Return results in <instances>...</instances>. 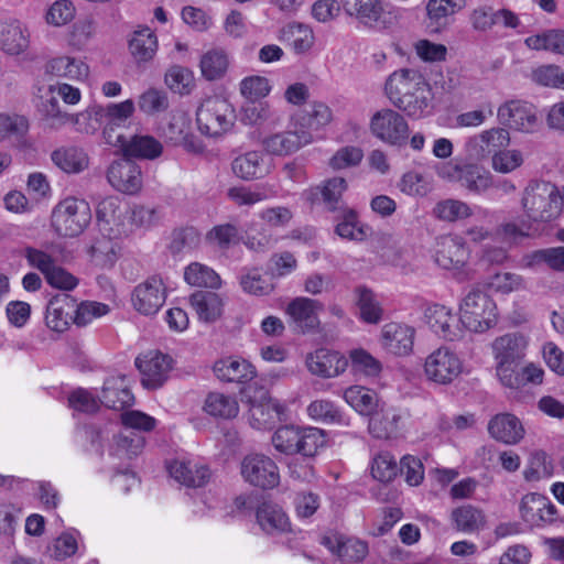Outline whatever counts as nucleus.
I'll use <instances>...</instances> for the list:
<instances>
[{"label": "nucleus", "mask_w": 564, "mask_h": 564, "mask_svg": "<svg viewBox=\"0 0 564 564\" xmlns=\"http://www.w3.org/2000/svg\"><path fill=\"white\" fill-rule=\"evenodd\" d=\"M370 131L388 144L401 145L409 137V124L401 113L387 108L371 117Z\"/></svg>", "instance_id": "nucleus-9"}, {"label": "nucleus", "mask_w": 564, "mask_h": 564, "mask_svg": "<svg viewBox=\"0 0 564 564\" xmlns=\"http://www.w3.org/2000/svg\"><path fill=\"white\" fill-rule=\"evenodd\" d=\"M241 475L247 482L262 489H272L280 481L276 464L263 454L247 455L241 462Z\"/></svg>", "instance_id": "nucleus-14"}, {"label": "nucleus", "mask_w": 564, "mask_h": 564, "mask_svg": "<svg viewBox=\"0 0 564 564\" xmlns=\"http://www.w3.org/2000/svg\"><path fill=\"white\" fill-rule=\"evenodd\" d=\"M305 362L312 375L323 378H332L343 373L348 365L344 356L326 348H319L308 354Z\"/></svg>", "instance_id": "nucleus-21"}, {"label": "nucleus", "mask_w": 564, "mask_h": 564, "mask_svg": "<svg viewBox=\"0 0 564 564\" xmlns=\"http://www.w3.org/2000/svg\"><path fill=\"white\" fill-rule=\"evenodd\" d=\"M163 147L154 137L148 134H131L122 150L127 159L154 160L162 154Z\"/></svg>", "instance_id": "nucleus-33"}, {"label": "nucleus", "mask_w": 564, "mask_h": 564, "mask_svg": "<svg viewBox=\"0 0 564 564\" xmlns=\"http://www.w3.org/2000/svg\"><path fill=\"white\" fill-rule=\"evenodd\" d=\"M384 91L390 102L410 118L421 119L433 110L432 87L416 69L393 72L386 80Z\"/></svg>", "instance_id": "nucleus-1"}, {"label": "nucleus", "mask_w": 564, "mask_h": 564, "mask_svg": "<svg viewBox=\"0 0 564 564\" xmlns=\"http://www.w3.org/2000/svg\"><path fill=\"white\" fill-rule=\"evenodd\" d=\"M100 403L112 410H123L134 403V397L128 388L124 376L110 377L105 380Z\"/></svg>", "instance_id": "nucleus-25"}, {"label": "nucleus", "mask_w": 564, "mask_h": 564, "mask_svg": "<svg viewBox=\"0 0 564 564\" xmlns=\"http://www.w3.org/2000/svg\"><path fill=\"white\" fill-rule=\"evenodd\" d=\"M29 131V121L17 113H0V142L22 139Z\"/></svg>", "instance_id": "nucleus-55"}, {"label": "nucleus", "mask_w": 564, "mask_h": 564, "mask_svg": "<svg viewBox=\"0 0 564 564\" xmlns=\"http://www.w3.org/2000/svg\"><path fill=\"white\" fill-rule=\"evenodd\" d=\"M441 175L449 178H458L462 185L474 192H481L488 188L489 178L486 175H481L477 167L468 165L465 167L459 166H447L444 167Z\"/></svg>", "instance_id": "nucleus-46"}, {"label": "nucleus", "mask_w": 564, "mask_h": 564, "mask_svg": "<svg viewBox=\"0 0 564 564\" xmlns=\"http://www.w3.org/2000/svg\"><path fill=\"white\" fill-rule=\"evenodd\" d=\"M129 50L138 63L153 58L158 50V39L149 26H139L129 41Z\"/></svg>", "instance_id": "nucleus-35"}, {"label": "nucleus", "mask_w": 564, "mask_h": 564, "mask_svg": "<svg viewBox=\"0 0 564 564\" xmlns=\"http://www.w3.org/2000/svg\"><path fill=\"white\" fill-rule=\"evenodd\" d=\"M29 46V33L19 21L0 22V47L17 55Z\"/></svg>", "instance_id": "nucleus-34"}, {"label": "nucleus", "mask_w": 564, "mask_h": 564, "mask_svg": "<svg viewBox=\"0 0 564 564\" xmlns=\"http://www.w3.org/2000/svg\"><path fill=\"white\" fill-rule=\"evenodd\" d=\"M257 521L268 534L286 532L290 529L289 518L281 507L263 502L257 510Z\"/></svg>", "instance_id": "nucleus-37"}, {"label": "nucleus", "mask_w": 564, "mask_h": 564, "mask_svg": "<svg viewBox=\"0 0 564 564\" xmlns=\"http://www.w3.org/2000/svg\"><path fill=\"white\" fill-rule=\"evenodd\" d=\"M204 411L214 417L232 419L239 412L237 400L220 392H210L204 402Z\"/></svg>", "instance_id": "nucleus-45"}, {"label": "nucleus", "mask_w": 564, "mask_h": 564, "mask_svg": "<svg viewBox=\"0 0 564 564\" xmlns=\"http://www.w3.org/2000/svg\"><path fill=\"white\" fill-rule=\"evenodd\" d=\"M398 474V465L389 453H379L371 463V475L381 482L391 481Z\"/></svg>", "instance_id": "nucleus-61"}, {"label": "nucleus", "mask_w": 564, "mask_h": 564, "mask_svg": "<svg viewBox=\"0 0 564 564\" xmlns=\"http://www.w3.org/2000/svg\"><path fill=\"white\" fill-rule=\"evenodd\" d=\"M91 220L89 204L84 199L67 197L59 202L51 215L54 231L62 237L80 235Z\"/></svg>", "instance_id": "nucleus-5"}, {"label": "nucleus", "mask_w": 564, "mask_h": 564, "mask_svg": "<svg viewBox=\"0 0 564 564\" xmlns=\"http://www.w3.org/2000/svg\"><path fill=\"white\" fill-rule=\"evenodd\" d=\"M345 401L359 414L370 416L379 408L378 394L361 386H351L344 391Z\"/></svg>", "instance_id": "nucleus-39"}, {"label": "nucleus", "mask_w": 564, "mask_h": 564, "mask_svg": "<svg viewBox=\"0 0 564 564\" xmlns=\"http://www.w3.org/2000/svg\"><path fill=\"white\" fill-rule=\"evenodd\" d=\"M347 188L348 184L345 178H328L310 191L308 199L312 203L319 202L328 213L339 214L345 209H350L344 200V193Z\"/></svg>", "instance_id": "nucleus-19"}, {"label": "nucleus", "mask_w": 564, "mask_h": 564, "mask_svg": "<svg viewBox=\"0 0 564 564\" xmlns=\"http://www.w3.org/2000/svg\"><path fill=\"white\" fill-rule=\"evenodd\" d=\"M340 3L348 15L368 28L387 29L397 20V15L381 0H340Z\"/></svg>", "instance_id": "nucleus-8"}, {"label": "nucleus", "mask_w": 564, "mask_h": 564, "mask_svg": "<svg viewBox=\"0 0 564 564\" xmlns=\"http://www.w3.org/2000/svg\"><path fill=\"white\" fill-rule=\"evenodd\" d=\"M109 184L123 194H137L142 187L140 166L126 156L112 162L107 171Z\"/></svg>", "instance_id": "nucleus-16"}, {"label": "nucleus", "mask_w": 564, "mask_h": 564, "mask_svg": "<svg viewBox=\"0 0 564 564\" xmlns=\"http://www.w3.org/2000/svg\"><path fill=\"white\" fill-rule=\"evenodd\" d=\"M488 432L492 438L508 445L518 444L524 436V429L517 416L501 413L488 423Z\"/></svg>", "instance_id": "nucleus-26"}, {"label": "nucleus", "mask_w": 564, "mask_h": 564, "mask_svg": "<svg viewBox=\"0 0 564 564\" xmlns=\"http://www.w3.org/2000/svg\"><path fill=\"white\" fill-rule=\"evenodd\" d=\"M463 7L462 0H429L426 3L427 26L441 32L449 25V17Z\"/></svg>", "instance_id": "nucleus-32"}, {"label": "nucleus", "mask_w": 564, "mask_h": 564, "mask_svg": "<svg viewBox=\"0 0 564 564\" xmlns=\"http://www.w3.org/2000/svg\"><path fill=\"white\" fill-rule=\"evenodd\" d=\"M452 521L458 531L475 533L481 530L486 519L482 511L471 505H464L455 508L451 514Z\"/></svg>", "instance_id": "nucleus-40"}, {"label": "nucleus", "mask_w": 564, "mask_h": 564, "mask_svg": "<svg viewBox=\"0 0 564 564\" xmlns=\"http://www.w3.org/2000/svg\"><path fill=\"white\" fill-rule=\"evenodd\" d=\"M355 294L360 318L368 324H378L382 318L383 310L377 295L364 285L357 286Z\"/></svg>", "instance_id": "nucleus-43"}, {"label": "nucleus", "mask_w": 564, "mask_h": 564, "mask_svg": "<svg viewBox=\"0 0 564 564\" xmlns=\"http://www.w3.org/2000/svg\"><path fill=\"white\" fill-rule=\"evenodd\" d=\"M52 162L65 173H80L88 167V156L77 147H62L51 154Z\"/></svg>", "instance_id": "nucleus-38"}, {"label": "nucleus", "mask_w": 564, "mask_h": 564, "mask_svg": "<svg viewBox=\"0 0 564 564\" xmlns=\"http://www.w3.org/2000/svg\"><path fill=\"white\" fill-rule=\"evenodd\" d=\"M271 442L274 448L282 454L314 457L325 446L326 437L324 432L317 427L284 425L273 433Z\"/></svg>", "instance_id": "nucleus-2"}, {"label": "nucleus", "mask_w": 564, "mask_h": 564, "mask_svg": "<svg viewBox=\"0 0 564 564\" xmlns=\"http://www.w3.org/2000/svg\"><path fill=\"white\" fill-rule=\"evenodd\" d=\"M336 218L340 220L335 227V232L339 237L354 241H362L367 238V227L359 221L355 209H345L336 214Z\"/></svg>", "instance_id": "nucleus-47"}, {"label": "nucleus", "mask_w": 564, "mask_h": 564, "mask_svg": "<svg viewBox=\"0 0 564 564\" xmlns=\"http://www.w3.org/2000/svg\"><path fill=\"white\" fill-rule=\"evenodd\" d=\"M323 307L319 301L301 296L289 303L286 314L294 324L295 330L304 334L319 327L318 312Z\"/></svg>", "instance_id": "nucleus-20"}, {"label": "nucleus", "mask_w": 564, "mask_h": 564, "mask_svg": "<svg viewBox=\"0 0 564 564\" xmlns=\"http://www.w3.org/2000/svg\"><path fill=\"white\" fill-rule=\"evenodd\" d=\"M263 155L258 151H249L234 159L232 173L245 181L262 176Z\"/></svg>", "instance_id": "nucleus-44"}, {"label": "nucleus", "mask_w": 564, "mask_h": 564, "mask_svg": "<svg viewBox=\"0 0 564 564\" xmlns=\"http://www.w3.org/2000/svg\"><path fill=\"white\" fill-rule=\"evenodd\" d=\"M37 108L52 128H59L69 122L70 115L61 110L58 100L54 96L42 97Z\"/></svg>", "instance_id": "nucleus-62"}, {"label": "nucleus", "mask_w": 564, "mask_h": 564, "mask_svg": "<svg viewBox=\"0 0 564 564\" xmlns=\"http://www.w3.org/2000/svg\"><path fill=\"white\" fill-rule=\"evenodd\" d=\"M75 306L76 301L67 293L53 296L46 306V326L57 333L66 330L73 319Z\"/></svg>", "instance_id": "nucleus-24"}, {"label": "nucleus", "mask_w": 564, "mask_h": 564, "mask_svg": "<svg viewBox=\"0 0 564 564\" xmlns=\"http://www.w3.org/2000/svg\"><path fill=\"white\" fill-rule=\"evenodd\" d=\"M401 414L392 408L379 405L369 416L368 431L379 440H389L395 437L401 430Z\"/></svg>", "instance_id": "nucleus-23"}, {"label": "nucleus", "mask_w": 564, "mask_h": 564, "mask_svg": "<svg viewBox=\"0 0 564 564\" xmlns=\"http://www.w3.org/2000/svg\"><path fill=\"white\" fill-rule=\"evenodd\" d=\"M313 142V135L303 123L295 122L290 130L272 133L263 138V150L276 156H288Z\"/></svg>", "instance_id": "nucleus-10"}, {"label": "nucleus", "mask_w": 564, "mask_h": 564, "mask_svg": "<svg viewBox=\"0 0 564 564\" xmlns=\"http://www.w3.org/2000/svg\"><path fill=\"white\" fill-rule=\"evenodd\" d=\"M96 217L100 230L113 231V226L121 225V212L116 197H106L101 199L96 208Z\"/></svg>", "instance_id": "nucleus-52"}, {"label": "nucleus", "mask_w": 564, "mask_h": 564, "mask_svg": "<svg viewBox=\"0 0 564 564\" xmlns=\"http://www.w3.org/2000/svg\"><path fill=\"white\" fill-rule=\"evenodd\" d=\"M279 188L265 182L253 186H236L228 189V197L238 206H252L260 202L276 197Z\"/></svg>", "instance_id": "nucleus-29"}, {"label": "nucleus", "mask_w": 564, "mask_h": 564, "mask_svg": "<svg viewBox=\"0 0 564 564\" xmlns=\"http://www.w3.org/2000/svg\"><path fill=\"white\" fill-rule=\"evenodd\" d=\"M459 312V322L470 332H486L497 322L495 302L479 289L468 292L460 303Z\"/></svg>", "instance_id": "nucleus-4"}, {"label": "nucleus", "mask_w": 564, "mask_h": 564, "mask_svg": "<svg viewBox=\"0 0 564 564\" xmlns=\"http://www.w3.org/2000/svg\"><path fill=\"white\" fill-rule=\"evenodd\" d=\"M463 364L459 357L447 347H440L431 352L424 364L426 377L440 384L454 381L462 372Z\"/></svg>", "instance_id": "nucleus-13"}, {"label": "nucleus", "mask_w": 564, "mask_h": 564, "mask_svg": "<svg viewBox=\"0 0 564 564\" xmlns=\"http://www.w3.org/2000/svg\"><path fill=\"white\" fill-rule=\"evenodd\" d=\"M109 312L108 305L98 302H83L76 304L73 312V321L77 326H86L95 317H100Z\"/></svg>", "instance_id": "nucleus-64"}, {"label": "nucleus", "mask_w": 564, "mask_h": 564, "mask_svg": "<svg viewBox=\"0 0 564 564\" xmlns=\"http://www.w3.org/2000/svg\"><path fill=\"white\" fill-rule=\"evenodd\" d=\"M524 44L534 51H547L564 56V30H545L527 37Z\"/></svg>", "instance_id": "nucleus-41"}, {"label": "nucleus", "mask_w": 564, "mask_h": 564, "mask_svg": "<svg viewBox=\"0 0 564 564\" xmlns=\"http://www.w3.org/2000/svg\"><path fill=\"white\" fill-rule=\"evenodd\" d=\"M165 297V288L162 279L153 275L134 288L132 304L139 313L153 315L163 306Z\"/></svg>", "instance_id": "nucleus-18"}, {"label": "nucleus", "mask_w": 564, "mask_h": 564, "mask_svg": "<svg viewBox=\"0 0 564 564\" xmlns=\"http://www.w3.org/2000/svg\"><path fill=\"white\" fill-rule=\"evenodd\" d=\"M499 122L510 129L531 132L536 126L534 107L522 100H510L502 104L497 111Z\"/></svg>", "instance_id": "nucleus-17"}, {"label": "nucleus", "mask_w": 564, "mask_h": 564, "mask_svg": "<svg viewBox=\"0 0 564 564\" xmlns=\"http://www.w3.org/2000/svg\"><path fill=\"white\" fill-rule=\"evenodd\" d=\"M184 279L188 284L199 288L217 289L221 284L219 275L212 268L198 262L186 267Z\"/></svg>", "instance_id": "nucleus-51"}, {"label": "nucleus", "mask_w": 564, "mask_h": 564, "mask_svg": "<svg viewBox=\"0 0 564 564\" xmlns=\"http://www.w3.org/2000/svg\"><path fill=\"white\" fill-rule=\"evenodd\" d=\"M283 33L291 41V45L296 54L306 53L314 44L313 31L305 24H289Z\"/></svg>", "instance_id": "nucleus-57"}, {"label": "nucleus", "mask_w": 564, "mask_h": 564, "mask_svg": "<svg viewBox=\"0 0 564 564\" xmlns=\"http://www.w3.org/2000/svg\"><path fill=\"white\" fill-rule=\"evenodd\" d=\"M235 110L224 98L210 97L202 102L196 112L199 131L208 137H218L231 129Z\"/></svg>", "instance_id": "nucleus-7"}, {"label": "nucleus", "mask_w": 564, "mask_h": 564, "mask_svg": "<svg viewBox=\"0 0 564 564\" xmlns=\"http://www.w3.org/2000/svg\"><path fill=\"white\" fill-rule=\"evenodd\" d=\"M48 74L58 77L83 78L88 74V67L80 61L68 56L52 58L45 66Z\"/></svg>", "instance_id": "nucleus-50"}, {"label": "nucleus", "mask_w": 564, "mask_h": 564, "mask_svg": "<svg viewBox=\"0 0 564 564\" xmlns=\"http://www.w3.org/2000/svg\"><path fill=\"white\" fill-rule=\"evenodd\" d=\"M552 464L543 451H535L531 454L529 464L523 471L524 479L535 481L552 475Z\"/></svg>", "instance_id": "nucleus-60"}, {"label": "nucleus", "mask_w": 564, "mask_h": 564, "mask_svg": "<svg viewBox=\"0 0 564 564\" xmlns=\"http://www.w3.org/2000/svg\"><path fill=\"white\" fill-rule=\"evenodd\" d=\"M200 242V234L194 227H184L173 230L170 242V250L177 254L195 249Z\"/></svg>", "instance_id": "nucleus-59"}, {"label": "nucleus", "mask_w": 564, "mask_h": 564, "mask_svg": "<svg viewBox=\"0 0 564 564\" xmlns=\"http://www.w3.org/2000/svg\"><path fill=\"white\" fill-rule=\"evenodd\" d=\"M242 394L250 403L251 420L257 423L258 429L267 427L284 412V408L272 400L264 388H257V382L247 384Z\"/></svg>", "instance_id": "nucleus-12"}, {"label": "nucleus", "mask_w": 564, "mask_h": 564, "mask_svg": "<svg viewBox=\"0 0 564 564\" xmlns=\"http://www.w3.org/2000/svg\"><path fill=\"white\" fill-rule=\"evenodd\" d=\"M414 335L415 330L413 327L390 323L382 329V344L390 352L404 356L412 351Z\"/></svg>", "instance_id": "nucleus-27"}, {"label": "nucleus", "mask_w": 564, "mask_h": 564, "mask_svg": "<svg viewBox=\"0 0 564 564\" xmlns=\"http://www.w3.org/2000/svg\"><path fill=\"white\" fill-rule=\"evenodd\" d=\"M425 318L429 326L435 334L446 340H455L460 337V334L455 329L454 323L456 322L455 316L444 305L434 304L426 308Z\"/></svg>", "instance_id": "nucleus-31"}, {"label": "nucleus", "mask_w": 564, "mask_h": 564, "mask_svg": "<svg viewBox=\"0 0 564 564\" xmlns=\"http://www.w3.org/2000/svg\"><path fill=\"white\" fill-rule=\"evenodd\" d=\"M561 196L549 183L530 182L521 197V206L530 220L549 221L560 213Z\"/></svg>", "instance_id": "nucleus-3"}, {"label": "nucleus", "mask_w": 564, "mask_h": 564, "mask_svg": "<svg viewBox=\"0 0 564 564\" xmlns=\"http://www.w3.org/2000/svg\"><path fill=\"white\" fill-rule=\"evenodd\" d=\"M189 302L198 318L206 323L218 319L223 313V302L218 294L209 291H196Z\"/></svg>", "instance_id": "nucleus-36"}, {"label": "nucleus", "mask_w": 564, "mask_h": 564, "mask_svg": "<svg viewBox=\"0 0 564 564\" xmlns=\"http://www.w3.org/2000/svg\"><path fill=\"white\" fill-rule=\"evenodd\" d=\"M433 258L445 270H459L467 263L469 250L462 237L444 235L436 240Z\"/></svg>", "instance_id": "nucleus-15"}, {"label": "nucleus", "mask_w": 564, "mask_h": 564, "mask_svg": "<svg viewBox=\"0 0 564 564\" xmlns=\"http://www.w3.org/2000/svg\"><path fill=\"white\" fill-rule=\"evenodd\" d=\"M167 470L172 478L186 487H203L210 479L207 466H198L192 462L174 460L169 464Z\"/></svg>", "instance_id": "nucleus-28"}, {"label": "nucleus", "mask_w": 564, "mask_h": 564, "mask_svg": "<svg viewBox=\"0 0 564 564\" xmlns=\"http://www.w3.org/2000/svg\"><path fill=\"white\" fill-rule=\"evenodd\" d=\"M191 130V121L184 113H174L163 127V135L173 145L184 140L186 132Z\"/></svg>", "instance_id": "nucleus-63"}, {"label": "nucleus", "mask_w": 564, "mask_h": 564, "mask_svg": "<svg viewBox=\"0 0 564 564\" xmlns=\"http://www.w3.org/2000/svg\"><path fill=\"white\" fill-rule=\"evenodd\" d=\"M431 214L440 221L456 223L470 217L473 210L470 206L463 200L446 198L437 202Z\"/></svg>", "instance_id": "nucleus-42"}, {"label": "nucleus", "mask_w": 564, "mask_h": 564, "mask_svg": "<svg viewBox=\"0 0 564 564\" xmlns=\"http://www.w3.org/2000/svg\"><path fill=\"white\" fill-rule=\"evenodd\" d=\"M135 366L141 373L142 386L149 390H156L169 379L173 359L159 350H151L137 357Z\"/></svg>", "instance_id": "nucleus-11"}, {"label": "nucleus", "mask_w": 564, "mask_h": 564, "mask_svg": "<svg viewBox=\"0 0 564 564\" xmlns=\"http://www.w3.org/2000/svg\"><path fill=\"white\" fill-rule=\"evenodd\" d=\"M510 135L508 130L503 128H492L470 138L467 148L476 159H484L491 153L498 152L499 149L508 147Z\"/></svg>", "instance_id": "nucleus-22"}, {"label": "nucleus", "mask_w": 564, "mask_h": 564, "mask_svg": "<svg viewBox=\"0 0 564 564\" xmlns=\"http://www.w3.org/2000/svg\"><path fill=\"white\" fill-rule=\"evenodd\" d=\"M202 75L207 80H216L221 78L229 66L227 53L221 48H212L200 57Z\"/></svg>", "instance_id": "nucleus-48"}, {"label": "nucleus", "mask_w": 564, "mask_h": 564, "mask_svg": "<svg viewBox=\"0 0 564 564\" xmlns=\"http://www.w3.org/2000/svg\"><path fill=\"white\" fill-rule=\"evenodd\" d=\"M216 377L227 382L252 383L256 376L253 366L245 359L226 358L215 362Z\"/></svg>", "instance_id": "nucleus-30"}, {"label": "nucleus", "mask_w": 564, "mask_h": 564, "mask_svg": "<svg viewBox=\"0 0 564 564\" xmlns=\"http://www.w3.org/2000/svg\"><path fill=\"white\" fill-rule=\"evenodd\" d=\"M525 347L524 337L517 333L506 334L494 341L492 350L497 360V375L503 386L514 387L518 384L513 367L524 357Z\"/></svg>", "instance_id": "nucleus-6"}, {"label": "nucleus", "mask_w": 564, "mask_h": 564, "mask_svg": "<svg viewBox=\"0 0 564 564\" xmlns=\"http://www.w3.org/2000/svg\"><path fill=\"white\" fill-rule=\"evenodd\" d=\"M115 443L116 446L111 449L110 455L131 459L141 453L144 437L133 431H128L118 434L115 437Z\"/></svg>", "instance_id": "nucleus-53"}, {"label": "nucleus", "mask_w": 564, "mask_h": 564, "mask_svg": "<svg viewBox=\"0 0 564 564\" xmlns=\"http://www.w3.org/2000/svg\"><path fill=\"white\" fill-rule=\"evenodd\" d=\"M69 122H73L78 132L86 134L96 132L104 123L101 106H91L80 113L70 115Z\"/></svg>", "instance_id": "nucleus-58"}, {"label": "nucleus", "mask_w": 564, "mask_h": 564, "mask_svg": "<svg viewBox=\"0 0 564 564\" xmlns=\"http://www.w3.org/2000/svg\"><path fill=\"white\" fill-rule=\"evenodd\" d=\"M88 252L97 267L111 268L118 258V243L107 236H101L94 240Z\"/></svg>", "instance_id": "nucleus-49"}, {"label": "nucleus", "mask_w": 564, "mask_h": 564, "mask_svg": "<svg viewBox=\"0 0 564 564\" xmlns=\"http://www.w3.org/2000/svg\"><path fill=\"white\" fill-rule=\"evenodd\" d=\"M240 285L246 293L251 295L262 296L268 295L273 290V284L270 283L259 271V269H243L241 271Z\"/></svg>", "instance_id": "nucleus-56"}, {"label": "nucleus", "mask_w": 564, "mask_h": 564, "mask_svg": "<svg viewBox=\"0 0 564 564\" xmlns=\"http://www.w3.org/2000/svg\"><path fill=\"white\" fill-rule=\"evenodd\" d=\"M528 267L546 264L551 270L564 272V247L540 249L525 256Z\"/></svg>", "instance_id": "nucleus-54"}]
</instances>
